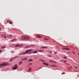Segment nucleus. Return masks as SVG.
Instances as JSON below:
<instances>
[{"instance_id":"1","label":"nucleus","mask_w":79,"mask_h":79,"mask_svg":"<svg viewBox=\"0 0 79 79\" xmlns=\"http://www.w3.org/2000/svg\"><path fill=\"white\" fill-rule=\"evenodd\" d=\"M8 65V64L7 63H2V64H0V67L2 68L3 67L5 66H6Z\"/></svg>"},{"instance_id":"2","label":"nucleus","mask_w":79,"mask_h":79,"mask_svg":"<svg viewBox=\"0 0 79 79\" xmlns=\"http://www.w3.org/2000/svg\"><path fill=\"white\" fill-rule=\"evenodd\" d=\"M32 51V49H28L26 51V52H25V54H27V53H28L29 52H31Z\"/></svg>"},{"instance_id":"3","label":"nucleus","mask_w":79,"mask_h":79,"mask_svg":"<svg viewBox=\"0 0 79 79\" xmlns=\"http://www.w3.org/2000/svg\"><path fill=\"white\" fill-rule=\"evenodd\" d=\"M23 37L24 39H29V36L26 35L23 36Z\"/></svg>"},{"instance_id":"4","label":"nucleus","mask_w":79,"mask_h":79,"mask_svg":"<svg viewBox=\"0 0 79 79\" xmlns=\"http://www.w3.org/2000/svg\"><path fill=\"white\" fill-rule=\"evenodd\" d=\"M63 49H64V50H69V48H63Z\"/></svg>"},{"instance_id":"5","label":"nucleus","mask_w":79,"mask_h":79,"mask_svg":"<svg viewBox=\"0 0 79 79\" xmlns=\"http://www.w3.org/2000/svg\"><path fill=\"white\" fill-rule=\"evenodd\" d=\"M43 64H44V65H45L46 66H49L48 64L47 63L43 62Z\"/></svg>"},{"instance_id":"6","label":"nucleus","mask_w":79,"mask_h":79,"mask_svg":"<svg viewBox=\"0 0 79 79\" xmlns=\"http://www.w3.org/2000/svg\"><path fill=\"white\" fill-rule=\"evenodd\" d=\"M7 37L8 38H11L12 37V35H9L7 36Z\"/></svg>"},{"instance_id":"7","label":"nucleus","mask_w":79,"mask_h":79,"mask_svg":"<svg viewBox=\"0 0 79 79\" xmlns=\"http://www.w3.org/2000/svg\"><path fill=\"white\" fill-rule=\"evenodd\" d=\"M21 55H25V52H22L19 54V56Z\"/></svg>"},{"instance_id":"8","label":"nucleus","mask_w":79,"mask_h":79,"mask_svg":"<svg viewBox=\"0 0 79 79\" xmlns=\"http://www.w3.org/2000/svg\"><path fill=\"white\" fill-rule=\"evenodd\" d=\"M48 48L47 47L43 46L41 47V48Z\"/></svg>"},{"instance_id":"9","label":"nucleus","mask_w":79,"mask_h":79,"mask_svg":"<svg viewBox=\"0 0 79 79\" xmlns=\"http://www.w3.org/2000/svg\"><path fill=\"white\" fill-rule=\"evenodd\" d=\"M18 68V66L15 67L13 68V69H16Z\"/></svg>"},{"instance_id":"10","label":"nucleus","mask_w":79,"mask_h":79,"mask_svg":"<svg viewBox=\"0 0 79 79\" xmlns=\"http://www.w3.org/2000/svg\"><path fill=\"white\" fill-rule=\"evenodd\" d=\"M39 60L41 61H42V62H46V61H45V60H43L42 59H39Z\"/></svg>"},{"instance_id":"11","label":"nucleus","mask_w":79,"mask_h":79,"mask_svg":"<svg viewBox=\"0 0 79 79\" xmlns=\"http://www.w3.org/2000/svg\"><path fill=\"white\" fill-rule=\"evenodd\" d=\"M16 58V57L15 58L13 57V58H12L11 59H10V61H11L12 60H13V59H15Z\"/></svg>"},{"instance_id":"12","label":"nucleus","mask_w":79,"mask_h":79,"mask_svg":"<svg viewBox=\"0 0 79 79\" xmlns=\"http://www.w3.org/2000/svg\"><path fill=\"white\" fill-rule=\"evenodd\" d=\"M27 60V58H24L23 59H21L22 61H23V60Z\"/></svg>"},{"instance_id":"13","label":"nucleus","mask_w":79,"mask_h":79,"mask_svg":"<svg viewBox=\"0 0 79 79\" xmlns=\"http://www.w3.org/2000/svg\"><path fill=\"white\" fill-rule=\"evenodd\" d=\"M22 61H21L19 62V65H21V64H22Z\"/></svg>"},{"instance_id":"14","label":"nucleus","mask_w":79,"mask_h":79,"mask_svg":"<svg viewBox=\"0 0 79 79\" xmlns=\"http://www.w3.org/2000/svg\"><path fill=\"white\" fill-rule=\"evenodd\" d=\"M38 52L37 51H35L33 52V53H37Z\"/></svg>"},{"instance_id":"15","label":"nucleus","mask_w":79,"mask_h":79,"mask_svg":"<svg viewBox=\"0 0 79 79\" xmlns=\"http://www.w3.org/2000/svg\"><path fill=\"white\" fill-rule=\"evenodd\" d=\"M20 45L19 44H17L15 46V47H19Z\"/></svg>"},{"instance_id":"16","label":"nucleus","mask_w":79,"mask_h":79,"mask_svg":"<svg viewBox=\"0 0 79 79\" xmlns=\"http://www.w3.org/2000/svg\"><path fill=\"white\" fill-rule=\"evenodd\" d=\"M36 36L39 38H42V37L41 36H39L38 35H37Z\"/></svg>"},{"instance_id":"17","label":"nucleus","mask_w":79,"mask_h":79,"mask_svg":"<svg viewBox=\"0 0 79 79\" xmlns=\"http://www.w3.org/2000/svg\"><path fill=\"white\" fill-rule=\"evenodd\" d=\"M6 48V46H2V48Z\"/></svg>"},{"instance_id":"18","label":"nucleus","mask_w":79,"mask_h":79,"mask_svg":"<svg viewBox=\"0 0 79 79\" xmlns=\"http://www.w3.org/2000/svg\"><path fill=\"white\" fill-rule=\"evenodd\" d=\"M16 40V39H14V40H11V41H12V42H14V41H15Z\"/></svg>"},{"instance_id":"19","label":"nucleus","mask_w":79,"mask_h":79,"mask_svg":"<svg viewBox=\"0 0 79 79\" xmlns=\"http://www.w3.org/2000/svg\"><path fill=\"white\" fill-rule=\"evenodd\" d=\"M33 61V59H30L28 60V61Z\"/></svg>"},{"instance_id":"20","label":"nucleus","mask_w":79,"mask_h":79,"mask_svg":"<svg viewBox=\"0 0 79 79\" xmlns=\"http://www.w3.org/2000/svg\"><path fill=\"white\" fill-rule=\"evenodd\" d=\"M32 45L29 46H27L25 47V48H27V47H31Z\"/></svg>"},{"instance_id":"21","label":"nucleus","mask_w":79,"mask_h":79,"mask_svg":"<svg viewBox=\"0 0 79 79\" xmlns=\"http://www.w3.org/2000/svg\"><path fill=\"white\" fill-rule=\"evenodd\" d=\"M9 24H12L13 23V22L12 21L10 22H9Z\"/></svg>"},{"instance_id":"22","label":"nucleus","mask_w":79,"mask_h":79,"mask_svg":"<svg viewBox=\"0 0 79 79\" xmlns=\"http://www.w3.org/2000/svg\"><path fill=\"white\" fill-rule=\"evenodd\" d=\"M63 61H64V63H66V62L67 61L66 60H63Z\"/></svg>"},{"instance_id":"23","label":"nucleus","mask_w":79,"mask_h":79,"mask_svg":"<svg viewBox=\"0 0 79 79\" xmlns=\"http://www.w3.org/2000/svg\"><path fill=\"white\" fill-rule=\"evenodd\" d=\"M49 61L50 62H51V63H53V61L52 60H50Z\"/></svg>"},{"instance_id":"24","label":"nucleus","mask_w":79,"mask_h":79,"mask_svg":"<svg viewBox=\"0 0 79 79\" xmlns=\"http://www.w3.org/2000/svg\"><path fill=\"white\" fill-rule=\"evenodd\" d=\"M44 39H45V40H48V39L46 38H45Z\"/></svg>"},{"instance_id":"25","label":"nucleus","mask_w":79,"mask_h":79,"mask_svg":"<svg viewBox=\"0 0 79 79\" xmlns=\"http://www.w3.org/2000/svg\"><path fill=\"white\" fill-rule=\"evenodd\" d=\"M29 65H32V63H30V64H29Z\"/></svg>"},{"instance_id":"26","label":"nucleus","mask_w":79,"mask_h":79,"mask_svg":"<svg viewBox=\"0 0 79 79\" xmlns=\"http://www.w3.org/2000/svg\"><path fill=\"white\" fill-rule=\"evenodd\" d=\"M4 38H5V39H6V36H5V35H4Z\"/></svg>"},{"instance_id":"27","label":"nucleus","mask_w":79,"mask_h":79,"mask_svg":"<svg viewBox=\"0 0 79 79\" xmlns=\"http://www.w3.org/2000/svg\"><path fill=\"white\" fill-rule=\"evenodd\" d=\"M51 66H54V67H55V65H51Z\"/></svg>"},{"instance_id":"28","label":"nucleus","mask_w":79,"mask_h":79,"mask_svg":"<svg viewBox=\"0 0 79 79\" xmlns=\"http://www.w3.org/2000/svg\"><path fill=\"white\" fill-rule=\"evenodd\" d=\"M40 52H44V51H42V50H39Z\"/></svg>"},{"instance_id":"29","label":"nucleus","mask_w":79,"mask_h":79,"mask_svg":"<svg viewBox=\"0 0 79 79\" xmlns=\"http://www.w3.org/2000/svg\"><path fill=\"white\" fill-rule=\"evenodd\" d=\"M29 71H31V68H30L29 69Z\"/></svg>"},{"instance_id":"30","label":"nucleus","mask_w":79,"mask_h":79,"mask_svg":"<svg viewBox=\"0 0 79 79\" xmlns=\"http://www.w3.org/2000/svg\"><path fill=\"white\" fill-rule=\"evenodd\" d=\"M75 69H77V67H75Z\"/></svg>"},{"instance_id":"31","label":"nucleus","mask_w":79,"mask_h":79,"mask_svg":"<svg viewBox=\"0 0 79 79\" xmlns=\"http://www.w3.org/2000/svg\"><path fill=\"white\" fill-rule=\"evenodd\" d=\"M73 54L75 55V52H73Z\"/></svg>"},{"instance_id":"32","label":"nucleus","mask_w":79,"mask_h":79,"mask_svg":"<svg viewBox=\"0 0 79 79\" xmlns=\"http://www.w3.org/2000/svg\"><path fill=\"white\" fill-rule=\"evenodd\" d=\"M2 50H0V53H2Z\"/></svg>"},{"instance_id":"33","label":"nucleus","mask_w":79,"mask_h":79,"mask_svg":"<svg viewBox=\"0 0 79 79\" xmlns=\"http://www.w3.org/2000/svg\"><path fill=\"white\" fill-rule=\"evenodd\" d=\"M50 53H52V52L51 51H50Z\"/></svg>"},{"instance_id":"34","label":"nucleus","mask_w":79,"mask_h":79,"mask_svg":"<svg viewBox=\"0 0 79 79\" xmlns=\"http://www.w3.org/2000/svg\"><path fill=\"white\" fill-rule=\"evenodd\" d=\"M48 56H49V57H51V55Z\"/></svg>"},{"instance_id":"35","label":"nucleus","mask_w":79,"mask_h":79,"mask_svg":"<svg viewBox=\"0 0 79 79\" xmlns=\"http://www.w3.org/2000/svg\"><path fill=\"white\" fill-rule=\"evenodd\" d=\"M64 58L66 59V58H67V57H64Z\"/></svg>"},{"instance_id":"36","label":"nucleus","mask_w":79,"mask_h":79,"mask_svg":"<svg viewBox=\"0 0 79 79\" xmlns=\"http://www.w3.org/2000/svg\"><path fill=\"white\" fill-rule=\"evenodd\" d=\"M1 36H2V37H3V35H2Z\"/></svg>"},{"instance_id":"37","label":"nucleus","mask_w":79,"mask_h":79,"mask_svg":"<svg viewBox=\"0 0 79 79\" xmlns=\"http://www.w3.org/2000/svg\"><path fill=\"white\" fill-rule=\"evenodd\" d=\"M17 66V64H15V66Z\"/></svg>"},{"instance_id":"38","label":"nucleus","mask_w":79,"mask_h":79,"mask_svg":"<svg viewBox=\"0 0 79 79\" xmlns=\"http://www.w3.org/2000/svg\"><path fill=\"white\" fill-rule=\"evenodd\" d=\"M8 22H9V20H7V23H8Z\"/></svg>"},{"instance_id":"39","label":"nucleus","mask_w":79,"mask_h":79,"mask_svg":"<svg viewBox=\"0 0 79 79\" xmlns=\"http://www.w3.org/2000/svg\"><path fill=\"white\" fill-rule=\"evenodd\" d=\"M41 68H42V67H41V68H40L39 69H41Z\"/></svg>"},{"instance_id":"40","label":"nucleus","mask_w":79,"mask_h":79,"mask_svg":"<svg viewBox=\"0 0 79 79\" xmlns=\"http://www.w3.org/2000/svg\"><path fill=\"white\" fill-rule=\"evenodd\" d=\"M71 68H73V67L72 66L70 67Z\"/></svg>"},{"instance_id":"41","label":"nucleus","mask_w":79,"mask_h":79,"mask_svg":"<svg viewBox=\"0 0 79 79\" xmlns=\"http://www.w3.org/2000/svg\"><path fill=\"white\" fill-rule=\"evenodd\" d=\"M0 31H2V29H1V28H0Z\"/></svg>"},{"instance_id":"42","label":"nucleus","mask_w":79,"mask_h":79,"mask_svg":"<svg viewBox=\"0 0 79 79\" xmlns=\"http://www.w3.org/2000/svg\"><path fill=\"white\" fill-rule=\"evenodd\" d=\"M36 58H37V57H35V59H36Z\"/></svg>"},{"instance_id":"43","label":"nucleus","mask_w":79,"mask_h":79,"mask_svg":"<svg viewBox=\"0 0 79 79\" xmlns=\"http://www.w3.org/2000/svg\"><path fill=\"white\" fill-rule=\"evenodd\" d=\"M31 52H30V53H29V54H31Z\"/></svg>"},{"instance_id":"44","label":"nucleus","mask_w":79,"mask_h":79,"mask_svg":"<svg viewBox=\"0 0 79 79\" xmlns=\"http://www.w3.org/2000/svg\"><path fill=\"white\" fill-rule=\"evenodd\" d=\"M1 25V23H0V25Z\"/></svg>"},{"instance_id":"45","label":"nucleus","mask_w":79,"mask_h":79,"mask_svg":"<svg viewBox=\"0 0 79 79\" xmlns=\"http://www.w3.org/2000/svg\"><path fill=\"white\" fill-rule=\"evenodd\" d=\"M78 55H79V53H78Z\"/></svg>"}]
</instances>
